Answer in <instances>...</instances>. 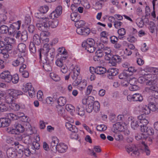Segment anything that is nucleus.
I'll return each mask as SVG.
<instances>
[{"mask_svg": "<svg viewBox=\"0 0 158 158\" xmlns=\"http://www.w3.org/2000/svg\"><path fill=\"white\" fill-rule=\"evenodd\" d=\"M85 48V50L90 53H93L95 51V48L94 47V45L86 44L85 46H82Z\"/></svg>", "mask_w": 158, "mask_h": 158, "instance_id": "30", "label": "nucleus"}, {"mask_svg": "<svg viewBox=\"0 0 158 158\" xmlns=\"http://www.w3.org/2000/svg\"><path fill=\"white\" fill-rule=\"evenodd\" d=\"M48 26L49 24L46 23L45 19L44 21H43V22L37 23L36 24V27L38 29L42 31H44L47 30Z\"/></svg>", "mask_w": 158, "mask_h": 158, "instance_id": "9", "label": "nucleus"}, {"mask_svg": "<svg viewBox=\"0 0 158 158\" xmlns=\"http://www.w3.org/2000/svg\"><path fill=\"white\" fill-rule=\"evenodd\" d=\"M94 98L92 96H89L87 98V105H93L94 103Z\"/></svg>", "mask_w": 158, "mask_h": 158, "instance_id": "57", "label": "nucleus"}, {"mask_svg": "<svg viewBox=\"0 0 158 158\" xmlns=\"http://www.w3.org/2000/svg\"><path fill=\"white\" fill-rule=\"evenodd\" d=\"M9 35H14L16 33V32H17V30L12 24L9 27Z\"/></svg>", "mask_w": 158, "mask_h": 158, "instance_id": "44", "label": "nucleus"}, {"mask_svg": "<svg viewBox=\"0 0 158 158\" xmlns=\"http://www.w3.org/2000/svg\"><path fill=\"white\" fill-rule=\"evenodd\" d=\"M76 32L79 35L86 36L88 35L90 33V30L88 28H86L84 29L79 28H77L76 30Z\"/></svg>", "mask_w": 158, "mask_h": 158, "instance_id": "12", "label": "nucleus"}, {"mask_svg": "<svg viewBox=\"0 0 158 158\" xmlns=\"http://www.w3.org/2000/svg\"><path fill=\"white\" fill-rule=\"evenodd\" d=\"M24 58L22 56H19L16 60H13L12 63V64L15 67H17L19 65L21 66L23 64H24Z\"/></svg>", "mask_w": 158, "mask_h": 158, "instance_id": "8", "label": "nucleus"}, {"mask_svg": "<svg viewBox=\"0 0 158 158\" xmlns=\"http://www.w3.org/2000/svg\"><path fill=\"white\" fill-rule=\"evenodd\" d=\"M11 77L12 75L8 71H5L0 74V78L8 83L11 81Z\"/></svg>", "mask_w": 158, "mask_h": 158, "instance_id": "6", "label": "nucleus"}, {"mask_svg": "<svg viewBox=\"0 0 158 158\" xmlns=\"http://www.w3.org/2000/svg\"><path fill=\"white\" fill-rule=\"evenodd\" d=\"M35 16L37 18L43 19V21H44L46 18H48L44 16V14L40 11L39 12L35 13Z\"/></svg>", "mask_w": 158, "mask_h": 158, "instance_id": "40", "label": "nucleus"}, {"mask_svg": "<svg viewBox=\"0 0 158 158\" xmlns=\"http://www.w3.org/2000/svg\"><path fill=\"white\" fill-rule=\"evenodd\" d=\"M18 48L19 52H21L24 53L26 51V45L23 43H20L19 44Z\"/></svg>", "mask_w": 158, "mask_h": 158, "instance_id": "34", "label": "nucleus"}, {"mask_svg": "<svg viewBox=\"0 0 158 158\" xmlns=\"http://www.w3.org/2000/svg\"><path fill=\"white\" fill-rule=\"evenodd\" d=\"M68 148V146L64 143H60L57 145L56 151L60 153H64L66 152Z\"/></svg>", "mask_w": 158, "mask_h": 158, "instance_id": "14", "label": "nucleus"}, {"mask_svg": "<svg viewBox=\"0 0 158 158\" xmlns=\"http://www.w3.org/2000/svg\"><path fill=\"white\" fill-rule=\"evenodd\" d=\"M1 120L2 127H3L8 126L11 123V120L8 118H1Z\"/></svg>", "mask_w": 158, "mask_h": 158, "instance_id": "21", "label": "nucleus"}, {"mask_svg": "<svg viewBox=\"0 0 158 158\" xmlns=\"http://www.w3.org/2000/svg\"><path fill=\"white\" fill-rule=\"evenodd\" d=\"M104 52L102 50L98 49L95 52V55L94 57V60L95 61H98L100 60V58L102 57L104 54Z\"/></svg>", "mask_w": 158, "mask_h": 158, "instance_id": "17", "label": "nucleus"}, {"mask_svg": "<svg viewBox=\"0 0 158 158\" xmlns=\"http://www.w3.org/2000/svg\"><path fill=\"white\" fill-rule=\"evenodd\" d=\"M28 34L27 31L24 30L21 33L20 40L23 42L26 41L28 39Z\"/></svg>", "mask_w": 158, "mask_h": 158, "instance_id": "32", "label": "nucleus"}, {"mask_svg": "<svg viewBox=\"0 0 158 158\" xmlns=\"http://www.w3.org/2000/svg\"><path fill=\"white\" fill-rule=\"evenodd\" d=\"M59 143V139L56 137H54L52 138L50 147V149L52 151L54 152H56V148Z\"/></svg>", "mask_w": 158, "mask_h": 158, "instance_id": "7", "label": "nucleus"}, {"mask_svg": "<svg viewBox=\"0 0 158 158\" xmlns=\"http://www.w3.org/2000/svg\"><path fill=\"white\" fill-rule=\"evenodd\" d=\"M107 77L109 79H113V77L118 73V70L116 68L109 69L107 71Z\"/></svg>", "mask_w": 158, "mask_h": 158, "instance_id": "11", "label": "nucleus"}, {"mask_svg": "<svg viewBox=\"0 0 158 158\" xmlns=\"http://www.w3.org/2000/svg\"><path fill=\"white\" fill-rule=\"evenodd\" d=\"M125 70L126 72L128 71L129 73H131V74H130V75H132L133 73L137 71L136 69L134 67L130 66L127 69H125Z\"/></svg>", "mask_w": 158, "mask_h": 158, "instance_id": "54", "label": "nucleus"}, {"mask_svg": "<svg viewBox=\"0 0 158 158\" xmlns=\"http://www.w3.org/2000/svg\"><path fill=\"white\" fill-rule=\"evenodd\" d=\"M55 49L53 48H49V45L48 44H45L42 49L39 50L38 52L40 60L41 59L42 53L44 55H46V57L45 61H44L43 67L44 68H48L47 70L50 71L51 67L50 64L52 62L55 55Z\"/></svg>", "mask_w": 158, "mask_h": 158, "instance_id": "1", "label": "nucleus"}, {"mask_svg": "<svg viewBox=\"0 0 158 158\" xmlns=\"http://www.w3.org/2000/svg\"><path fill=\"white\" fill-rule=\"evenodd\" d=\"M150 74H145L139 77L137 79L138 81L140 83H143L147 81V78L151 77Z\"/></svg>", "mask_w": 158, "mask_h": 158, "instance_id": "27", "label": "nucleus"}, {"mask_svg": "<svg viewBox=\"0 0 158 158\" xmlns=\"http://www.w3.org/2000/svg\"><path fill=\"white\" fill-rule=\"evenodd\" d=\"M85 24V23L82 20H78L75 23V26L77 28H83V27Z\"/></svg>", "mask_w": 158, "mask_h": 158, "instance_id": "37", "label": "nucleus"}, {"mask_svg": "<svg viewBox=\"0 0 158 158\" xmlns=\"http://www.w3.org/2000/svg\"><path fill=\"white\" fill-rule=\"evenodd\" d=\"M118 33L119 35L118 38L121 39L123 37H121L124 35L126 33L125 29L124 28H121L118 29Z\"/></svg>", "mask_w": 158, "mask_h": 158, "instance_id": "46", "label": "nucleus"}, {"mask_svg": "<svg viewBox=\"0 0 158 158\" xmlns=\"http://www.w3.org/2000/svg\"><path fill=\"white\" fill-rule=\"evenodd\" d=\"M33 43H30L29 45V49L31 52L35 53L36 52L35 46Z\"/></svg>", "mask_w": 158, "mask_h": 158, "instance_id": "59", "label": "nucleus"}, {"mask_svg": "<svg viewBox=\"0 0 158 158\" xmlns=\"http://www.w3.org/2000/svg\"><path fill=\"white\" fill-rule=\"evenodd\" d=\"M14 127L18 133H22L24 131V128L23 126L18 123H15L14 124Z\"/></svg>", "mask_w": 158, "mask_h": 158, "instance_id": "28", "label": "nucleus"}, {"mask_svg": "<svg viewBox=\"0 0 158 158\" xmlns=\"http://www.w3.org/2000/svg\"><path fill=\"white\" fill-rule=\"evenodd\" d=\"M45 20L46 23L49 24L48 28L50 27L52 28H55L58 25L59 22L57 19L50 20L48 18H46Z\"/></svg>", "mask_w": 158, "mask_h": 158, "instance_id": "13", "label": "nucleus"}, {"mask_svg": "<svg viewBox=\"0 0 158 158\" xmlns=\"http://www.w3.org/2000/svg\"><path fill=\"white\" fill-rule=\"evenodd\" d=\"M129 76L126 72L124 70L122 73H120L118 76L119 79H121L126 80L128 78Z\"/></svg>", "mask_w": 158, "mask_h": 158, "instance_id": "48", "label": "nucleus"}, {"mask_svg": "<svg viewBox=\"0 0 158 158\" xmlns=\"http://www.w3.org/2000/svg\"><path fill=\"white\" fill-rule=\"evenodd\" d=\"M79 86H78L79 89L82 90L85 89L87 85L86 81L85 80H83V81H81L79 82Z\"/></svg>", "mask_w": 158, "mask_h": 158, "instance_id": "50", "label": "nucleus"}, {"mask_svg": "<svg viewBox=\"0 0 158 158\" xmlns=\"http://www.w3.org/2000/svg\"><path fill=\"white\" fill-rule=\"evenodd\" d=\"M57 103L59 106H64L66 103V98L63 97H60L57 100Z\"/></svg>", "mask_w": 158, "mask_h": 158, "instance_id": "33", "label": "nucleus"}, {"mask_svg": "<svg viewBox=\"0 0 158 158\" xmlns=\"http://www.w3.org/2000/svg\"><path fill=\"white\" fill-rule=\"evenodd\" d=\"M80 69H79L76 71L74 70L73 72H71L70 73V76L72 79L75 80V81L73 83L74 86H76L78 85L79 82H80V80H81V78L78 77Z\"/></svg>", "mask_w": 158, "mask_h": 158, "instance_id": "2", "label": "nucleus"}, {"mask_svg": "<svg viewBox=\"0 0 158 158\" xmlns=\"http://www.w3.org/2000/svg\"><path fill=\"white\" fill-rule=\"evenodd\" d=\"M154 103L149 104L148 106L150 111H157L158 112V103L156 104V105Z\"/></svg>", "mask_w": 158, "mask_h": 158, "instance_id": "39", "label": "nucleus"}, {"mask_svg": "<svg viewBox=\"0 0 158 158\" xmlns=\"http://www.w3.org/2000/svg\"><path fill=\"white\" fill-rule=\"evenodd\" d=\"M41 37L38 35L35 34L34 35L32 39V41L31 43H33L34 44L39 45L41 43Z\"/></svg>", "mask_w": 158, "mask_h": 158, "instance_id": "19", "label": "nucleus"}, {"mask_svg": "<svg viewBox=\"0 0 158 158\" xmlns=\"http://www.w3.org/2000/svg\"><path fill=\"white\" fill-rule=\"evenodd\" d=\"M86 44L94 45L95 44L94 40L91 38L88 39L86 41H85L82 43V46H85Z\"/></svg>", "mask_w": 158, "mask_h": 158, "instance_id": "45", "label": "nucleus"}, {"mask_svg": "<svg viewBox=\"0 0 158 158\" xmlns=\"http://www.w3.org/2000/svg\"><path fill=\"white\" fill-rule=\"evenodd\" d=\"M51 76L52 78L56 81H59L60 80V77L56 74L53 73H51Z\"/></svg>", "mask_w": 158, "mask_h": 158, "instance_id": "61", "label": "nucleus"}, {"mask_svg": "<svg viewBox=\"0 0 158 158\" xmlns=\"http://www.w3.org/2000/svg\"><path fill=\"white\" fill-rule=\"evenodd\" d=\"M0 25V33L2 34L9 35V27L4 24Z\"/></svg>", "mask_w": 158, "mask_h": 158, "instance_id": "22", "label": "nucleus"}, {"mask_svg": "<svg viewBox=\"0 0 158 158\" xmlns=\"http://www.w3.org/2000/svg\"><path fill=\"white\" fill-rule=\"evenodd\" d=\"M148 123V121L146 118L145 119H144V120H143L141 121H140V122H139V123L140 129H141L143 128H144L146 127Z\"/></svg>", "mask_w": 158, "mask_h": 158, "instance_id": "47", "label": "nucleus"}, {"mask_svg": "<svg viewBox=\"0 0 158 158\" xmlns=\"http://www.w3.org/2000/svg\"><path fill=\"white\" fill-rule=\"evenodd\" d=\"M118 38L116 36H112L110 37V42L113 44H115L116 42H117Z\"/></svg>", "mask_w": 158, "mask_h": 158, "instance_id": "64", "label": "nucleus"}, {"mask_svg": "<svg viewBox=\"0 0 158 158\" xmlns=\"http://www.w3.org/2000/svg\"><path fill=\"white\" fill-rule=\"evenodd\" d=\"M6 154L9 158H20L22 155H18L17 153L16 149L13 148H9L6 151Z\"/></svg>", "mask_w": 158, "mask_h": 158, "instance_id": "5", "label": "nucleus"}, {"mask_svg": "<svg viewBox=\"0 0 158 158\" xmlns=\"http://www.w3.org/2000/svg\"><path fill=\"white\" fill-rule=\"evenodd\" d=\"M8 109V107L4 103L0 104V112L6 111Z\"/></svg>", "mask_w": 158, "mask_h": 158, "instance_id": "55", "label": "nucleus"}, {"mask_svg": "<svg viewBox=\"0 0 158 158\" xmlns=\"http://www.w3.org/2000/svg\"><path fill=\"white\" fill-rule=\"evenodd\" d=\"M34 88L32 86L31 83H27L25 86L23 88V90L24 92H26L31 90H33Z\"/></svg>", "mask_w": 158, "mask_h": 158, "instance_id": "36", "label": "nucleus"}, {"mask_svg": "<svg viewBox=\"0 0 158 158\" xmlns=\"http://www.w3.org/2000/svg\"><path fill=\"white\" fill-rule=\"evenodd\" d=\"M143 100L142 96L139 94H135L133 95V100L134 101H141Z\"/></svg>", "mask_w": 158, "mask_h": 158, "instance_id": "35", "label": "nucleus"}, {"mask_svg": "<svg viewBox=\"0 0 158 158\" xmlns=\"http://www.w3.org/2000/svg\"><path fill=\"white\" fill-rule=\"evenodd\" d=\"M131 128L134 130L140 127L139 122L136 120H133L131 123Z\"/></svg>", "mask_w": 158, "mask_h": 158, "instance_id": "38", "label": "nucleus"}, {"mask_svg": "<svg viewBox=\"0 0 158 158\" xmlns=\"http://www.w3.org/2000/svg\"><path fill=\"white\" fill-rule=\"evenodd\" d=\"M142 110L144 114H149L150 113V111L148 106L146 105L143 106L142 108Z\"/></svg>", "mask_w": 158, "mask_h": 158, "instance_id": "52", "label": "nucleus"}, {"mask_svg": "<svg viewBox=\"0 0 158 158\" xmlns=\"http://www.w3.org/2000/svg\"><path fill=\"white\" fill-rule=\"evenodd\" d=\"M136 23L137 25L139 27H142L144 25V23L143 19L141 18L138 19L136 20Z\"/></svg>", "mask_w": 158, "mask_h": 158, "instance_id": "56", "label": "nucleus"}, {"mask_svg": "<svg viewBox=\"0 0 158 158\" xmlns=\"http://www.w3.org/2000/svg\"><path fill=\"white\" fill-rule=\"evenodd\" d=\"M21 21H18L16 23H14L12 24L13 26L17 30H19L20 28Z\"/></svg>", "mask_w": 158, "mask_h": 158, "instance_id": "60", "label": "nucleus"}, {"mask_svg": "<svg viewBox=\"0 0 158 158\" xmlns=\"http://www.w3.org/2000/svg\"><path fill=\"white\" fill-rule=\"evenodd\" d=\"M27 30L29 34L33 35L35 32V27L33 25H30L27 27Z\"/></svg>", "mask_w": 158, "mask_h": 158, "instance_id": "42", "label": "nucleus"}, {"mask_svg": "<svg viewBox=\"0 0 158 158\" xmlns=\"http://www.w3.org/2000/svg\"><path fill=\"white\" fill-rule=\"evenodd\" d=\"M125 148L128 153L130 154L131 153V155H132V154L138 156L139 155L138 149L134 144L127 145L125 147Z\"/></svg>", "mask_w": 158, "mask_h": 158, "instance_id": "3", "label": "nucleus"}, {"mask_svg": "<svg viewBox=\"0 0 158 158\" xmlns=\"http://www.w3.org/2000/svg\"><path fill=\"white\" fill-rule=\"evenodd\" d=\"M140 130L142 132H145L148 135H152L154 133V130L151 127L146 126L144 128H142Z\"/></svg>", "mask_w": 158, "mask_h": 158, "instance_id": "20", "label": "nucleus"}, {"mask_svg": "<svg viewBox=\"0 0 158 158\" xmlns=\"http://www.w3.org/2000/svg\"><path fill=\"white\" fill-rule=\"evenodd\" d=\"M77 110L78 111V114L81 116H83L85 114V107L83 105H78L77 106Z\"/></svg>", "mask_w": 158, "mask_h": 158, "instance_id": "24", "label": "nucleus"}, {"mask_svg": "<svg viewBox=\"0 0 158 158\" xmlns=\"http://www.w3.org/2000/svg\"><path fill=\"white\" fill-rule=\"evenodd\" d=\"M15 99L11 96L9 95L6 98V102L8 103L12 104V103L14 102Z\"/></svg>", "mask_w": 158, "mask_h": 158, "instance_id": "58", "label": "nucleus"}, {"mask_svg": "<svg viewBox=\"0 0 158 158\" xmlns=\"http://www.w3.org/2000/svg\"><path fill=\"white\" fill-rule=\"evenodd\" d=\"M71 19L75 23L79 20L80 19V16L76 13H72L71 15Z\"/></svg>", "mask_w": 158, "mask_h": 158, "instance_id": "31", "label": "nucleus"}, {"mask_svg": "<svg viewBox=\"0 0 158 158\" xmlns=\"http://www.w3.org/2000/svg\"><path fill=\"white\" fill-rule=\"evenodd\" d=\"M107 129V127L104 124H101L98 125L96 127L97 131H104Z\"/></svg>", "mask_w": 158, "mask_h": 158, "instance_id": "51", "label": "nucleus"}, {"mask_svg": "<svg viewBox=\"0 0 158 158\" xmlns=\"http://www.w3.org/2000/svg\"><path fill=\"white\" fill-rule=\"evenodd\" d=\"M8 92L9 95L15 99L17 98L18 96L23 94V92L21 91L14 89H10L8 91Z\"/></svg>", "mask_w": 158, "mask_h": 158, "instance_id": "10", "label": "nucleus"}, {"mask_svg": "<svg viewBox=\"0 0 158 158\" xmlns=\"http://www.w3.org/2000/svg\"><path fill=\"white\" fill-rule=\"evenodd\" d=\"M122 60L121 57L118 55H114L113 57V60L111 63L113 66H115L116 63H119Z\"/></svg>", "mask_w": 158, "mask_h": 158, "instance_id": "25", "label": "nucleus"}, {"mask_svg": "<svg viewBox=\"0 0 158 158\" xmlns=\"http://www.w3.org/2000/svg\"><path fill=\"white\" fill-rule=\"evenodd\" d=\"M6 131L10 134H17L18 133L15 128L11 129L10 128H7Z\"/></svg>", "mask_w": 158, "mask_h": 158, "instance_id": "63", "label": "nucleus"}, {"mask_svg": "<svg viewBox=\"0 0 158 158\" xmlns=\"http://www.w3.org/2000/svg\"><path fill=\"white\" fill-rule=\"evenodd\" d=\"M4 40L7 44L12 45L15 43V40L13 38L6 37L5 38Z\"/></svg>", "mask_w": 158, "mask_h": 158, "instance_id": "41", "label": "nucleus"}, {"mask_svg": "<svg viewBox=\"0 0 158 158\" xmlns=\"http://www.w3.org/2000/svg\"><path fill=\"white\" fill-rule=\"evenodd\" d=\"M93 110L95 112H97L100 110V105L98 101H95L93 105Z\"/></svg>", "mask_w": 158, "mask_h": 158, "instance_id": "43", "label": "nucleus"}, {"mask_svg": "<svg viewBox=\"0 0 158 158\" xmlns=\"http://www.w3.org/2000/svg\"><path fill=\"white\" fill-rule=\"evenodd\" d=\"M26 67V64H23L20 66L19 68L20 73H21L22 76L25 78H27L29 76V73L28 72L24 70Z\"/></svg>", "mask_w": 158, "mask_h": 158, "instance_id": "16", "label": "nucleus"}, {"mask_svg": "<svg viewBox=\"0 0 158 158\" xmlns=\"http://www.w3.org/2000/svg\"><path fill=\"white\" fill-rule=\"evenodd\" d=\"M142 144H143L144 148V152L146 153L147 155L148 156L150 154V151L147 145L144 142H142Z\"/></svg>", "mask_w": 158, "mask_h": 158, "instance_id": "53", "label": "nucleus"}, {"mask_svg": "<svg viewBox=\"0 0 158 158\" xmlns=\"http://www.w3.org/2000/svg\"><path fill=\"white\" fill-rule=\"evenodd\" d=\"M48 6H44L40 7V11L44 14L48 11Z\"/></svg>", "mask_w": 158, "mask_h": 158, "instance_id": "62", "label": "nucleus"}, {"mask_svg": "<svg viewBox=\"0 0 158 158\" xmlns=\"http://www.w3.org/2000/svg\"><path fill=\"white\" fill-rule=\"evenodd\" d=\"M7 17L6 15L4 14L0 15V25L7 24L9 23L7 21Z\"/></svg>", "mask_w": 158, "mask_h": 158, "instance_id": "26", "label": "nucleus"}, {"mask_svg": "<svg viewBox=\"0 0 158 158\" xmlns=\"http://www.w3.org/2000/svg\"><path fill=\"white\" fill-rule=\"evenodd\" d=\"M124 129V127L120 123H117L114 124L113 125V127L112 128V131L114 132H115L116 131L118 130L119 131H122Z\"/></svg>", "mask_w": 158, "mask_h": 158, "instance_id": "15", "label": "nucleus"}, {"mask_svg": "<svg viewBox=\"0 0 158 158\" xmlns=\"http://www.w3.org/2000/svg\"><path fill=\"white\" fill-rule=\"evenodd\" d=\"M125 148L128 153L130 154L131 153V155H132V154L138 156L139 155L138 149L134 144L127 145L125 147Z\"/></svg>", "mask_w": 158, "mask_h": 158, "instance_id": "4", "label": "nucleus"}, {"mask_svg": "<svg viewBox=\"0 0 158 158\" xmlns=\"http://www.w3.org/2000/svg\"><path fill=\"white\" fill-rule=\"evenodd\" d=\"M95 73L98 74H103L106 72V69L101 66H98L94 70Z\"/></svg>", "mask_w": 158, "mask_h": 158, "instance_id": "23", "label": "nucleus"}, {"mask_svg": "<svg viewBox=\"0 0 158 158\" xmlns=\"http://www.w3.org/2000/svg\"><path fill=\"white\" fill-rule=\"evenodd\" d=\"M23 140L26 144H30L31 142V138L29 135H24L23 136Z\"/></svg>", "mask_w": 158, "mask_h": 158, "instance_id": "29", "label": "nucleus"}, {"mask_svg": "<svg viewBox=\"0 0 158 158\" xmlns=\"http://www.w3.org/2000/svg\"><path fill=\"white\" fill-rule=\"evenodd\" d=\"M145 91L149 93H154L156 90H158V87L157 86L156 83L154 85L148 87H147L145 88Z\"/></svg>", "mask_w": 158, "mask_h": 158, "instance_id": "18", "label": "nucleus"}, {"mask_svg": "<svg viewBox=\"0 0 158 158\" xmlns=\"http://www.w3.org/2000/svg\"><path fill=\"white\" fill-rule=\"evenodd\" d=\"M19 80V75L17 74H15L12 76L11 81L14 84L17 83Z\"/></svg>", "mask_w": 158, "mask_h": 158, "instance_id": "49", "label": "nucleus"}]
</instances>
